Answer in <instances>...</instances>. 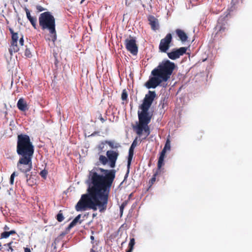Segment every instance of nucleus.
Segmentation results:
<instances>
[{
    "instance_id": "obj_1",
    "label": "nucleus",
    "mask_w": 252,
    "mask_h": 252,
    "mask_svg": "<svg viewBox=\"0 0 252 252\" xmlns=\"http://www.w3.org/2000/svg\"><path fill=\"white\" fill-rule=\"evenodd\" d=\"M103 175L91 171L89 178L90 183L87 193L81 195L75 208L77 212L87 209L96 211L98 209L101 213L105 212L107 207L109 195L113 182L115 178L116 170L99 168Z\"/></svg>"
},
{
    "instance_id": "obj_2",
    "label": "nucleus",
    "mask_w": 252,
    "mask_h": 252,
    "mask_svg": "<svg viewBox=\"0 0 252 252\" xmlns=\"http://www.w3.org/2000/svg\"><path fill=\"white\" fill-rule=\"evenodd\" d=\"M156 94L155 91H149L148 93L145 95L143 103L139 106L141 111H138V124L134 127L136 133L140 136L144 131L148 136L150 133V128L148 124L150 123L152 115L148 112L155 98Z\"/></svg>"
},
{
    "instance_id": "obj_3",
    "label": "nucleus",
    "mask_w": 252,
    "mask_h": 252,
    "mask_svg": "<svg viewBox=\"0 0 252 252\" xmlns=\"http://www.w3.org/2000/svg\"><path fill=\"white\" fill-rule=\"evenodd\" d=\"M176 66L174 63L164 60L151 72L153 77L146 83L147 88H156L162 83L166 82L171 77Z\"/></svg>"
},
{
    "instance_id": "obj_4",
    "label": "nucleus",
    "mask_w": 252,
    "mask_h": 252,
    "mask_svg": "<svg viewBox=\"0 0 252 252\" xmlns=\"http://www.w3.org/2000/svg\"><path fill=\"white\" fill-rule=\"evenodd\" d=\"M39 25L43 31L47 30L55 42L57 40L55 18L49 11L44 12L40 14L38 18Z\"/></svg>"
},
{
    "instance_id": "obj_5",
    "label": "nucleus",
    "mask_w": 252,
    "mask_h": 252,
    "mask_svg": "<svg viewBox=\"0 0 252 252\" xmlns=\"http://www.w3.org/2000/svg\"><path fill=\"white\" fill-rule=\"evenodd\" d=\"M34 146L29 135L20 134L17 136V153L21 157H32Z\"/></svg>"
},
{
    "instance_id": "obj_6",
    "label": "nucleus",
    "mask_w": 252,
    "mask_h": 252,
    "mask_svg": "<svg viewBox=\"0 0 252 252\" xmlns=\"http://www.w3.org/2000/svg\"><path fill=\"white\" fill-rule=\"evenodd\" d=\"M229 18L230 14L229 13L221 15L219 18L215 28V36L222 38L226 35L229 28Z\"/></svg>"
},
{
    "instance_id": "obj_7",
    "label": "nucleus",
    "mask_w": 252,
    "mask_h": 252,
    "mask_svg": "<svg viewBox=\"0 0 252 252\" xmlns=\"http://www.w3.org/2000/svg\"><path fill=\"white\" fill-rule=\"evenodd\" d=\"M9 30L11 34V41L9 48V52L10 55H12L13 53H16L19 51L20 46H23L24 41L23 35H21L19 36L18 33L15 32L11 28H9Z\"/></svg>"
},
{
    "instance_id": "obj_8",
    "label": "nucleus",
    "mask_w": 252,
    "mask_h": 252,
    "mask_svg": "<svg viewBox=\"0 0 252 252\" xmlns=\"http://www.w3.org/2000/svg\"><path fill=\"white\" fill-rule=\"evenodd\" d=\"M32 157H21L17 162V168L21 172L25 173V177L27 182L30 180L29 174H27L32 168Z\"/></svg>"
},
{
    "instance_id": "obj_9",
    "label": "nucleus",
    "mask_w": 252,
    "mask_h": 252,
    "mask_svg": "<svg viewBox=\"0 0 252 252\" xmlns=\"http://www.w3.org/2000/svg\"><path fill=\"white\" fill-rule=\"evenodd\" d=\"M106 156L100 155L99 157V162L103 165H106L108 163L111 168L116 166V161L119 156L118 152L113 150H108L106 152Z\"/></svg>"
},
{
    "instance_id": "obj_10",
    "label": "nucleus",
    "mask_w": 252,
    "mask_h": 252,
    "mask_svg": "<svg viewBox=\"0 0 252 252\" xmlns=\"http://www.w3.org/2000/svg\"><path fill=\"white\" fill-rule=\"evenodd\" d=\"M172 42V35L171 33H167L164 38L160 40L159 45V50L163 53H166L170 47Z\"/></svg>"
},
{
    "instance_id": "obj_11",
    "label": "nucleus",
    "mask_w": 252,
    "mask_h": 252,
    "mask_svg": "<svg viewBox=\"0 0 252 252\" xmlns=\"http://www.w3.org/2000/svg\"><path fill=\"white\" fill-rule=\"evenodd\" d=\"M125 45L126 50L133 55H136L138 53V46L136 43V40L133 37L129 36L125 41Z\"/></svg>"
},
{
    "instance_id": "obj_12",
    "label": "nucleus",
    "mask_w": 252,
    "mask_h": 252,
    "mask_svg": "<svg viewBox=\"0 0 252 252\" xmlns=\"http://www.w3.org/2000/svg\"><path fill=\"white\" fill-rule=\"evenodd\" d=\"M187 50V48L185 47H180L178 49L174 48L170 52L167 53V56L169 59L172 60H175L184 55Z\"/></svg>"
},
{
    "instance_id": "obj_13",
    "label": "nucleus",
    "mask_w": 252,
    "mask_h": 252,
    "mask_svg": "<svg viewBox=\"0 0 252 252\" xmlns=\"http://www.w3.org/2000/svg\"><path fill=\"white\" fill-rule=\"evenodd\" d=\"M137 145V138L133 141L132 144L131 145L130 148L128 151V160H127V171L125 177V180L128 176L129 171V167L131 164V162L133 156L134 154V149Z\"/></svg>"
},
{
    "instance_id": "obj_14",
    "label": "nucleus",
    "mask_w": 252,
    "mask_h": 252,
    "mask_svg": "<svg viewBox=\"0 0 252 252\" xmlns=\"http://www.w3.org/2000/svg\"><path fill=\"white\" fill-rule=\"evenodd\" d=\"M170 150V141L169 139H167L165 146L160 153V156L158 159V162L159 164V166H160L161 164H164V159L165 156V153L166 152V150Z\"/></svg>"
},
{
    "instance_id": "obj_15",
    "label": "nucleus",
    "mask_w": 252,
    "mask_h": 252,
    "mask_svg": "<svg viewBox=\"0 0 252 252\" xmlns=\"http://www.w3.org/2000/svg\"><path fill=\"white\" fill-rule=\"evenodd\" d=\"M164 165L163 164H161L160 166H159L158 162L157 168L156 169V171L154 172L153 176L151 180L149 182V184L150 185V187H151L156 181V177L160 174L162 172V170L163 169H162V167Z\"/></svg>"
},
{
    "instance_id": "obj_16",
    "label": "nucleus",
    "mask_w": 252,
    "mask_h": 252,
    "mask_svg": "<svg viewBox=\"0 0 252 252\" xmlns=\"http://www.w3.org/2000/svg\"><path fill=\"white\" fill-rule=\"evenodd\" d=\"M148 21H149V24L153 30L156 31L158 29V20L154 16L152 15L148 17Z\"/></svg>"
},
{
    "instance_id": "obj_17",
    "label": "nucleus",
    "mask_w": 252,
    "mask_h": 252,
    "mask_svg": "<svg viewBox=\"0 0 252 252\" xmlns=\"http://www.w3.org/2000/svg\"><path fill=\"white\" fill-rule=\"evenodd\" d=\"M17 106L21 111L24 112L28 110L29 109L27 103L23 98H20L18 100Z\"/></svg>"
},
{
    "instance_id": "obj_18",
    "label": "nucleus",
    "mask_w": 252,
    "mask_h": 252,
    "mask_svg": "<svg viewBox=\"0 0 252 252\" xmlns=\"http://www.w3.org/2000/svg\"><path fill=\"white\" fill-rule=\"evenodd\" d=\"M25 11L28 19L30 21L31 24L34 29H37V19L35 17H32L31 15L30 12L28 9L25 8Z\"/></svg>"
},
{
    "instance_id": "obj_19",
    "label": "nucleus",
    "mask_w": 252,
    "mask_h": 252,
    "mask_svg": "<svg viewBox=\"0 0 252 252\" xmlns=\"http://www.w3.org/2000/svg\"><path fill=\"white\" fill-rule=\"evenodd\" d=\"M176 33L182 42H185L188 39V36L185 32L181 29H176Z\"/></svg>"
},
{
    "instance_id": "obj_20",
    "label": "nucleus",
    "mask_w": 252,
    "mask_h": 252,
    "mask_svg": "<svg viewBox=\"0 0 252 252\" xmlns=\"http://www.w3.org/2000/svg\"><path fill=\"white\" fill-rule=\"evenodd\" d=\"M81 217V215L79 214L77 215L74 220L70 223L68 226V229H70L76 225L77 222L79 221V223H81L82 220H79Z\"/></svg>"
},
{
    "instance_id": "obj_21",
    "label": "nucleus",
    "mask_w": 252,
    "mask_h": 252,
    "mask_svg": "<svg viewBox=\"0 0 252 252\" xmlns=\"http://www.w3.org/2000/svg\"><path fill=\"white\" fill-rule=\"evenodd\" d=\"M16 234V231L14 230H12L10 231H4L1 233L0 239L7 238L10 235Z\"/></svg>"
},
{
    "instance_id": "obj_22",
    "label": "nucleus",
    "mask_w": 252,
    "mask_h": 252,
    "mask_svg": "<svg viewBox=\"0 0 252 252\" xmlns=\"http://www.w3.org/2000/svg\"><path fill=\"white\" fill-rule=\"evenodd\" d=\"M104 143L108 144L112 149L117 148L120 146L119 143H116L112 141L106 140Z\"/></svg>"
},
{
    "instance_id": "obj_23",
    "label": "nucleus",
    "mask_w": 252,
    "mask_h": 252,
    "mask_svg": "<svg viewBox=\"0 0 252 252\" xmlns=\"http://www.w3.org/2000/svg\"><path fill=\"white\" fill-rule=\"evenodd\" d=\"M64 218L62 211H60L57 215L56 219L59 222H62Z\"/></svg>"
},
{
    "instance_id": "obj_24",
    "label": "nucleus",
    "mask_w": 252,
    "mask_h": 252,
    "mask_svg": "<svg viewBox=\"0 0 252 252\" xmlns=\"http://www.w3.org/2000/svg\"><path fill=\"white\" fill-rule=\"evenodd\" d=\"M13 241H11L10 242L5 244L4 245V246H7L8 247L7 249L8 251H10L11 252H13L14 251V248L12 247V244H13Z\"/></svg>"
},
{
    "instance_id": "obj_25",
    "label": "nucleus",
    "mask_w": 252,
    "mask_h": 252,
    "mask_svg": "<svg viewBox=\"0 0 252 252\" xmlns=\"http://www.w3.org/2000/svg\"><path fill=\"white\" fill-rule=\"evenodd\" d=\"M127 93L126 90H124L121 95V98L123 100H126L127 99Z\"/></svg>"
},
{
    "instance_id": "obj_26",
    "label": "nucleus",
    "mask_w": 252,
    "mask_h": 252,
    "mask_svg": "<svg viewBox=\"0 0 252 252\" xmlns=\"http://www.w3.org/2000/svg\"><path fill=\"white\" fill-rule=\"evenodd\" d=\"M25 56H26L28 58H31L32 57V53L29 48H27L26 46V48L24 53Z\"/></svg>"
},
{
    "instance_id": "obj_27",
    "label": "nucleus",
    "mask_w": 252,
    "mask_h": 252,
    "mask_svg": "<svg viewBox=\"0 0 252 252\" xmlns=\"http://www.w3.org/2000/svg\"><path fill=\"white\" fill-rule=\"evenodd\" d=\"M18 176V174L16 173L15 172H14L11 175V176H10V184L12 185H13L14 184V178L15 176Z\"/></svg>"
},
{
    "instance_id": "obj_28",
    "label": "nucleus",
    "mask_w": 252,
    "mask_h": 252,
    "mask_svg": "<svg viewBox=\"0 0 252 252\" xmlns=\"http://www.w3.org/2000/svg\"><path fill=\"white\" fill-rule=\"evenodd\" d=\"M135 245V239L134 238H130V242L128 244V248L133 249Z\"/></svg>"
},
{
    "instance_id": "obj_29",
    "label": "nucleus",
    "mask_w": 252,
    "mask_h": 252,
    "mask_svg": "<svg viewBox=\"0 0 252 252\" xmlns=\"http://www.w3.org/2000/svg\"><path fill=\"white\" fill-rule=\"evenodd\" d=\"M47 174H48V172L46 170H43L40 173V175L44 179H45L46 178Z\"/></svg>"
},
{
    "instance_id": "obj_30",
    "label": "nucleus",
    "mask_w": 252,
    "mask_h": 252,
    "mask_svg": "<svg viewBox=\"0 0 252 252\" xmlns=\"http://www.w3.org/2000/svg\"><path fill=\"white\" fill-rule=\"evenodd\" d=\"M98 118L102 123H104L106 120V118L102 117L101 114L99 112L98 113Z\"/></svg>"
},
{
    "instance_id": "obj_31",
    "label": "nucleus",
    "mask_w": 252,
    "mask_h": 252,
    "mask_svg": "<svg viewBox=\"0 0 252 252\" xmlns=\"http://www.w3.org/2000/svg\"><path fill=\"white\" fill-rule=\"evenodd\" d=\"M36 8L38 12H42L43 11L45 10V9L40 5H36Z\"/></svg>"
},
{
    "instance_id": "obj_32",
    "label": "nucleus",
    "mask_w": 252,
    "mask_h": 252,
    "mask_svg": "<svg viewBox=\"0 0 252 252\" xmlns=\"http://www.w3.org/2000/svg\"><path fill=\"white\" fill-rule=\"evenodd\" d=\"M126 205V203L124 202L120 206V211L122 213L123 212L124 208L125 207Z\"/></svg>"
},
{
    "instance_id": "obj_33",
    "label": "nucleus",
    "mask_w": 252,
    "mask_h": 252,
    "mask_svg": "<svg viewBox=\"0 0 252 252\" xmlns=\"http://www.w3.org/2000/svg\"><path fill=\"white\" fill-rule=\"evenodd\" d=\"M25 252H31V249L29 248H24Z\"/></svg>"
},
{
    "instance_id": "obj_34",
    "label": "nucleus",
    "mask_w": 252,
    "mask_h": 252,
    "mask_svg": "<svg viewBox=\"0 0 252 252\" xmlns=\"http://www.w3.org/2000/svg\"><path fill=\"white\" fill-rule=\"evenodd\" d=\"M90 239H91V243H92L93 244H94V237L93 236H92H92L90 237Z\"/></svg>"
},
{
    "instance_id": "obj_35",
    "label": "nucleus",
    "mask_w": 252,
    "mask_h": 252,
    "mask_svg": "<svg viewBox=\"0 0 252 252\" xmlns=\"http://www.w3.org/2000/svg\"><path fill=\"white\" fill-rule=\"evenodd\" d=\"M132 250H133L132 249L128 248V250L126 251V252H132Z\"/></svg>"
},
{
    "instance_id": "obj_36",
    "label": "nucleus",
    "mask_w": 252,
    "mask_h": 252,
    "mask_svg": "<svg viewBox=\"0 0 252 252\" xmlns=\"http://www.w3.org/2000/svg\"><path fill=\"white\" fill-rule=\"evenodd\" d=\"M9 228V227L7 226V225H5L4 227V229L5 230H8Z\"/></svg>"
},
{
    "instance_id": "obj_37",
    "label": "nucleus",
    "mask_w": 252,
    "mask_h": 252,
    "mask_svg": "<svg viewBox=\"0 0 252 252\" xmlns=\"http://www.w3.org/2000/svg\"><path fill=\"white\" fill-rule=\"evenodd\" d=\"M94 247H93V248L91 249L90 252H96L95 250H94Z\"/></svg>"
},
{
    "instance_id": "obj_38",
    "label": "nucleus",
    "mask_w": 252,
    "mask_h": 252,
    "mask_svg": "<svg viewBox=\"0 0 252 252\" xmlns=\"http://www.w3.org/2000/svg\"><path fill=\"white\" fill-rule=\"evenodd\" d=\"M96 215H97V214H96V213H95H95H94V214H93V218H94V217H95L96 216Z\"/></svg>"
},
{
    "instance_id": "obj_39",
    "label": "nucleus",
    "mask_w": 252,
    "mask_h": 252,
    "mask_svg": "<svg viewBox=\"0 0 252 252\" xmlns=\"http://www.w3.org/2000/svg\"><path fill=\"white\" fill-rule=\"evenodd\" d=\"M2 248H1V245H0V251L1 250Z\"/></svg>"
},
{
    "instance_id": "obj_40",
    "label": "nucleus",
    "mask_w": 252,
    "mask_h": 252,
    "mask_svg": "<svg viewBox=\"0 0 252 252\" xmlns=\"http://www.w3.org/2000/svg\"><path fill=\"white\" fill-rule=\"evenodd\" d=\"M7 114V113L6 111L5 112V115L6 116Z\"/></svg>"
},
{
    "instance_id": "obj_41",
    "label": "nucleus",
    "mask_w": 252,
    "mask_h": 252,
    "mask_svg": "<svg viewBox=\"0 0 252 252\" xmlns=\"http://www.w3.org/2000/svg\"><path fill=\"white\" fill-rule=\"evenodd\" d=\"M92 234H94V231H92Z\"/></svg>"
}]
</instances>
